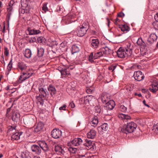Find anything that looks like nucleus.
Here are the masks:
<instances>
[{"label": "nucleus", "mask_w": 158, "mask_h": 158, "mask_svg": "<svg viewBox=\"0 0 158 158\" xmlns=\"http://www.w3.org/2000/svg\"><path fill=\"white\" fill-rule=\"evenodd\" d=\"M132 53L131 47V44L129 43L127 44L125 47L119 48L117 52L118 56L121 58L130 56L131 55Z\"/></svg>", "instance_id": "obj_1"}, {"label": "nucleus", "mask_w": 158, "mask_h": 158, "mask_svg": "<svg viewBox=\"0 0 158 158\" xmlns=\"http://www.w3.org/2000/svg\"><path fill=\"white\" fill-rule=\"evenodd\" d=\"M39 91L40 94L37 98V103L42 106L44 104V100L46 99L47 96L48 95V93L46 89L42 87L39 88Z\"/></svg>", "instance_id": "obj_2"}, {"label": "nucleus", "mask_w": 158, "mask_h": 158, "mask_svg": "<svg viewBox=\"0 0 158 158\" xmlns=\"http://www.w3.org/2000/svg\"><path fill=\"white\" fill-rule=\"evenodd\" d=\"M136 127V124L134 122H131L128 123L126 125H125L123 126L121 129V131L127 134L133 132Z\"/></svg>", "instance_id": "obj_3"}, {"label": "nucleus", "mask_w": 158, "mask_h": 158, "mask_svg": "<svg viewBox=\"0 0 158 158\" xmlns=\"http://www.w3.org/2000/svg\"><path fill=\"white\" fill-rule=\"evenodd\" d=\"M89 29V23L88 22L83 23L82 25L77 27L76 32L79 37H82L86 34Z\"/></svg>", "instance_id": "obj_4"}, {"label": "nucleus", "mask_w": 158, "mask_h": 158, "mask_svg": "<svg viewBox=\"0 0 158 158\" xmlns=\"http://www.w3.org/2000/svg\"><path fill=\"white\" fill-rule=\"evenodd\" d=\"M33 72L31 70H27L22 72L20 76L19 79L17 81L18 83L22 82L24 81L29 78L33 74Z\"/></svg>", "instance_id": "obj_5"}, {"label": "nucleus", "mask_w": 158, "mask_h": 158, "mask_svg": "<svg viewBox=\"0 0 158 158\" xmlns=\"http://www.w3.org/2000/svg\"><path fill=\"white\" fill-rule=\"evenodd\" d=\"M104 55V52H98L97 53L91 52L88 55V60L91 63H93L94 60L97 59L99 58L100 57Z\"/></svg>", "instance_id": "obj_6"}, {"label": "nucleus", "mask_w": 158, "mask_h": 158, "mask_svg": "<svg viewBox=\"0 0 158 158\" xmlns=\"http://www.w3.org/2000/svg\"><path fill=\"white\" fill-rule=\"evenodd\" d=\"M133 76L135 80L138 81H140L143 80L144 78L143 74L140 71L135 72Z\"/></svg>", "instance_id": "obj_7"}, {"label": "nucleus", "mask_w": 158, "mask_h": 158, "mask_svg": "<svg viewBox=\"0 0 158 158\" xmlns=\"http://www.w3.org/2000/svg\"><path fill=\"white\" fill-rule=\"evenodd\" d=\"M69 67L66 68L63 67V68H59L58 70L60 72L61 75L63 77H68L70 75Z\"/></svg>", "instance_id": "obj_8"}, {"label": "nucleus", "mask_w": 158, "mask_h": 158, "mask_svg": "<svg viewBox=\"0 0 158 158\" xmlns=\"http://www.w3.org/2000/svg\"><path fill=\"white\" fill-rule=\"evenodd\" d=\"M157 39V36L155 33H152L148 38L147 44L149 45H152L156 41Z\"/></svg>", "instance_id": "obj_9"}, {"label": "nucleus", "mask_w": 158, "mask_h": 158, "mask_svg": "<svg viewBox=\"0 0 158 158\" xmlns=\"http://www.w3.org/2000/svg\"><path fill=\"white\" fill-rule=\"evenodd\" d=\"M51 135L53 138L57 139L61 136L62 135V132L59 129H54L52 131Z\"/></svg>", "instance_id": "obj_10"}, {"label": "nucleus", "mask_w": 158, "mask_h": 158, "mask_svg": "<svg viewBox=\"0 0 158 158\" xmlns=\"http://www.w3.org/2000/svg\"><path fill=\"white\" fill-rule=\"evenodd\" d=\"M38 145L44 152L47 151L49 150V147L46 143L44 141H40L38 142Z\"/></svg>", "instance_id": "obj_11"}, {"label": "nucleus", "mask_w": 158, "mask_h": 158, "mask_svg": "<svg viewBox=\"0 0 158 158\" xmlns=\"http://www.w3.org/2000/svg\"><path fill=\"white\" fill-rule=\"evenodd\" d=\"M31 150L33 152L37 155H40L41 152V148L39 145L34 144L31 146Z\"/></svg>", "instance_id": "obj_12"}, {"label": "nucleus", "mask_w": 158, "mask_h": 158, "mask_svg": "<svg viewBox=\"0 0 158 158\" xmlns=\"http://www.w3.org/2000/svg\"><path fill=\"white\" fill-rule=\"evenodd\" d=\"M149 90L153 93H156L158 90V84L157 82L153 81L149 88Z\"/></svg>", "instance_id": "obj_13"}, {"label": "nucleus", "mask_w": 158, "mask_h": 158, "mask_svg": "<svg viewBox=\"0 0 158 158\" xmlns=\"http://www.w3.org/2000/svg\"><path fill=\"white\" fill-rule=\"evenodd\" d=\"M11 116L12 120L15 122H17L19 120L20 115L17 111H12Z\"/></svg>", "instance_id": "obj_14"}, {"label": "nucleus", "mask_w": 158, "mask_h": 158, "mask_svg": "<svg viewBox=\"0 0 158 158\" xmlns=\"http://www.w3.org/2000/svg\"><path fill=\"white\" fill-rule=\"evenodd\" d=\"M115 106V103L113 100H110L106 103V106H105V109L107 110H112Z\"/></svg>", "instance_id": "obj_15"}, {"label": "nucleus", "mask_w": 158, "mask_h": 158, "mask_svg": "<svg viewBox=\"0 0 158 158\" xmlns=\"http://www.w3.org/2000/svg\"><path fill=\"white\" fill-rule=\"evenodd\" d=\"M108 128V125L106 123H104L101 126L98 127L97 130L100 134H103V131L107 130Z\"/></svg>", "instance_id": "obj_16"}, {"label": "nucleus", "mask_w": 158, "mask_h": 158, "mask_svg": "<svg viewBox=\"0 0 158 158\" xmlns=\"http://www.w3.org/2000/svg\"><path fill=\"white\" fill-rule=\"evenodd\" d=\"M72 16L69 15L62 19V22L65 24H68L74 21L72 19Z\"/></svg>", "instance_id": "obj_17"}, {"label": "nucleus", "mask_w": 158, "mask_h": 158, "mask_svg": "<svg viewBox=\"0 0 158 158\" xmlns=\"http://www.w3.org/2000/svg\"><path fill=\"white\" fill-rule=\"evenodd\" d=\"M27 31L30 35H33L38 34L40 33L41 31L39 30L32 29L30 27L27 28Z\"/></svg>", "instance_id": "obj_18"}, {"label": "nucleus", "mask_w": 158, "mask_h": 158, "mask_svg": "<svg viewBox=\"0 0 158 158\" xmlns=\"http://www.w3.org/2000/svg\"><path fill=\"white\" fill-rule=\"evenodd\" d=\"M23 132H17L13 134L11 136V140L12 141L18 140L20 138V136L22 134Z\"/></svg>", "instance_id": "obj_19"}, {"label": "nucleus", "mask_w": 158, "mask_h": 158, "mask_svg": "<svg viewBox=\"0 0 158 158\" xmlns=\"http://www.w3.org/2000/svg\"><path fill=\"white\" fill-rule=\"evenodd\" d=\"M44 124L42 122H39L35 126L34 131L38 132L42 129Z\"/></svg>", "instance_id": "obj_20"}, {"label": "nucleus", "mask_w": 158, "mask_h": 158, "mask_svg": "<svg viewBox=\"0 0 158 158\" xmlns=\"http://www.w3.org/2000/svg\"><path fill=\"white\" fill-rule=\"evenodd\" d=\"M80 46L79 45H73L71 48L72 54L79 52L80 51Z\"/></svg>", "instance_id": "obj_21"}, {"label": "nucleus", "mask_w": 158, "mask_h": 158, "mask_svg": "<svg viewBox=\"0 0 158 158\" xmlns=\"http://www.w3.org/2000/svg\"><path fill=\"white\" fill-rule=\"evenodd\" d=\"M96 135V131L95 130L93 129L90 130L87 134L88 138L92 139L94 138Z\"/></svg>", "instance_id": "obj_22"}, {"label": "nucleus", "mask_w": 158, "mask_h": 158, "mask_svg": "<svg viewBox=\"0 0 158 158\" xmlns=\"http://www.w3.org/2000/svg\"><path fill=\"white\" fill-rule=\"evenodd\" d=\"M91 45L92 47L94 48H97L99 45V42L98 39H92L91 41Z\"/></svg>", "instance_id": "obj_23"}, {"label": "nucleus", "mask_w": 158, "mask_h": 158, "mask_svg": "<svg viewBox=\"0 0 158 158\" xmlns=\"http://www.w3.org/2000/svg\"><path fill=\"white\" fill-rule=\"evenodd\" d=\"M82 143V140L80 138H75L72 141V143L75 146H78L81 144Z\"/></svg>", "instance_id": "obj_24"}, {"label": "nucleus", "mask_w": 158, "mask_h": 158, "mask_svg": "<svg viewBox=\"0 0 158 158\" xmlns=\"http://www.w3.org/2000/svg\"><path fill=\"white\" fill-rule=\"evenodd\" d=\"M109 99V98L105 94H102L99 98V99L103 103H105L106 104L110 101Z\"/></svg>", "instance_id": "obj_25"}, {"label": "nucleus", "mask_w": 158, "mask_h": 158, "mask_svg": "<svg viewBox=\"0 0 158 158\" xmlns=\"http://www.w3.org/2000/svg\"><path fill=\"white\" fill-rule=\"evenodd\" d=\"M48 89L51 96H52L56 93V89L55 87L52 85H50L48 87Z\"/></svg>", "instance_id": "obj_26"}, {"label": "nucleus", "mask_w": 158, "mask_h": 158, "mask_svg": "<svg viewBox=\"0 0 158 158\" xmlns=\"http://www.w3.org/2000/svg\"><path fill=\"white\" fill-rule=\"evenodd\" d=\"M98 123V118L96 116H95L92 118L90 124L92 126L95 127L96 126Z\"/></svg>", "instance_id": "obj_27"}, {"label": "nucleus", "mask_w": 158, "mask_h": 158, "mask_svg": "<svg viewBox=\"0 0 158 158\" xmlns=\"http://www.w3.org/2000/svg\"><path fill=\"white\" fill-rule=\"evenodd\" d=\"M85 142L84 143V145L90 149L93 147L94 143L90 140L86 139L85 140Z\"/></svg>", "instance_id": "obj_28"}, {"label": "nucleus", "mask_w": 158, "mask_h": 158, "mask_svg": "<svg viewBox=\"0 0 158 158\" xmlns=\"http://www.w3.org/2000/svg\"><path fill=\"white\" fill-rule=\"evenodd\" d=\"M25 39L27 42V43H33L36 41V39L35 37H29L27 36L25 37Z\"/></svg>", "instance_id": "obj_29"}, {"label": "nucleus", "mask_w": 158, "mask_h": 158, "mask_svg": "<svg viewBox=\"0 0 158 158\" xmlns=\"http://www.w3.org/2000/svg\"><path fill=\"white\" fill-rule=\"evenodd\" d=\"M23 54L24 56L27 58H29L31 57L32 55L31 51L29 48H27L25 49Z\"/></svg>", "instance_id": "obj_30"}, {"label": "nucleus", "mask_w": 158, "mask_h": 158, "mask_svg": "<svg viewBox=\"0 0 158 158\" xmlns=\"http://www.w3.org/2000/svg\"><path fill=\"white\" fill-rule=\"evenodd\" d=\"M94 97L92 95H87L83 98L84 103H89Z\"/></svg>", "instance_id": "obj_31"}, {"label": "nucleus", "mask_w": 158, "mask_h": 158, "mask_svg": "<svg viewBox=\"0 0 158 158\" xmlns=\"http://www.w3.org/2000/svg\"><path fill=\"white\" fill-rule=\"evenodd\" d=\"M118 26L121 31L124 32L125 31L127 32V31H129V27L126 24L119 25Z\"/></svg>", "instance_id": "obj_32"}, {"label": "nucleus", "mask_w": 158, "mask_h": 158, "mask_svg": "<svg viewBox=\"0 0 158 158\" xmlns=\"http://www.w3.org/2000/svg\"><path fill=\"white\" fill-rule=\"evenodd\" d=\"M118 117L122 119H131L130 116L128 115L120 114L118 115Z\"/></svg>", "instance_id": "obj_33"}, {"label": "nucleus", "mask_w": 158, "mask_h": 158, "mask_svg": "<svg viewBox=\"0 0 158 158\" xmlns=\"http://www.w3.org/2000/svg\"><path fill=\"white\" fill-rule=\"evenodd\" d=\"M18 67L21 71L26 70L27 67L25 64L22 62H19L18 63Z\"/></svg>", "instance_id": "obj_34"}, {"label": "nucleus", "mask_w": 158, "mask_h": 158, "mask_svg": "<svg viewBox=\"0 0 158 158\" xmlns=\"http://www.w3.org/2000/svg\"><path fill=\"white\" fill-rule=\"evenodd\" d=\"M44 52V49L42 48H38L37 50V55L39 57H40L43 56Z\"/></svg>", "instance_id": "obj_35"}, {"label": "nucleus", "mask_w": 158, "mask_h": 158, "mask_svg": "<svg viewBox=\"0 0 158 158\" xmlns=\"http://www.w3.org/2000/svg\"><path fill=\"white\" fill-rule=\"evenodd\" d=\"M30 153L28 152H22L20 155L22 158H31L29 156Z\"/></svg>", "instance_id": "obj_36"}, {"label": "nucleus", "mask_w": 158, "mask_h": 158, "mask_svg": "<svg viewBox=\"0 0 158 158\" xmlns=\"http://www.w3.org/2000/svg\"><path fill=\"white\" fill-rule=\"evenodd\" d=\"M67 91L69 92V93H74L76 92V88L75 87H73L69 86L67 89Z\"/></svg>", "instance_id": "obj_37"}, {"label": "nucleus", "mask_w": 158, "mask_h": 158, "mask_svg": "<svg viewBox=\"0 0 158 158\" xmlns=\"http://www.w3.org/2000/svg\"><path fill=\"white\" fill-rule=\"evenodd\" d=\"M63 149L62 147L59 145H56L55 147V151L59 153H62Z\"/></svg>", "instance_id": "obj_38"}, {"label": "nucleus", "mask_w": 158, "mask_h": 158, "mask_svg": "<svg viewBox=\"0 0 158 158\" xmlns=\"http://www.w3.org/2000/svg\"><path fill=\"white\" fill-rule=\"evenodd\" d=\"M14 1L13 0H11L8 6L7 9L9 10L8 11H10L11 12L12 10L13 9V6L14 3Z\"/></svg>", "instance_id": "obj_39"}, {"label": "nucleus", "mask_w": 158, "mask_h": 158, "mask_svg": "<svg viewBox=\"0 0 158 158\" xmlns=\"http://www.w3.org/2000/svg\"><path fill=\"white\" fill-rule=\"evenodd\" d=\"M21 5L22 6L24 7H27L28 5V2L27 0H21Z\"/></svg>", "instance_id": "obj_40"}, {"label": "nucleus", "mask_w": 158, "mask_h": 158, "mask_svg": "<svg viewBox=\"0 0 158 158\" xmlns=\"http://www.w3.org/2000/svg\"><path fill=\"white\" fill-rule=\"evenodd\" d=\"M152 130L154 132L156 133H158V123L156 124H154Z\"/></svg>", "instance_id": "obj_41"}, {"label": "nucleus", "mask_w": 158, "mask_h": 158, "mask_svg": "<svg viewBox=\"0 0 158 158\" xmlns=\"http://www.w3.org/2000/svg\"><path fill=\"white\" fill-rule=\"evenodd\" d=\"M11 14V12L10 11H8L6 16V21L8 27H9V22L10 19V16Z\"/></svg>", "instance_id": "obj_42"}, {"label": "nucleus", "mask_w": 158, "mask_h": 158, "mask_svg": "<svg viewBox=\"0 0 158 158\" xmlns=\"http://www.w3.org/2000/svg\"><path fill=\"white\" fill-rule=\"evenodd\" d=\"M12 60V59H11L7 66V69L9 72L10 71L12 67L13 64Z\"/></svg>", "instance_id": "obj_43"}, {"label": "nucleus", "mask_w": 158, "mask_h": 158, "mask_svg": "<svg viewBox=\"0 0 158 158\" xmlns=\"http://www.w3.org/2000/svg\"><path fill=\"white\" fill-rule=\"evenodd\" d=\"M25 122H27V123H29L30 124L33 123L34 122V120L33 118H29L28 119L25 120Z\"/></svg>", "instance_id": "obj_44"}, {"label": "nucleus", "mask_w": 158, "mask_h": 158, "mask_svg": "<svg viewBox=\"0 0 158 158\" xmlns=\"http://www.w3.org/2000/svg\"><path fill=\"white\" fill-rule=\"evenodd\" d=\"M16 127V126H9L8 127V132H10L15 130Z\"/></svg>", "instance_id": "obj_45"}, {"label": "nucleus", "mask_w": 158, "mask_h": 158, "mask_svg": "<svg viewBox=\"0 0 158 158\" xmlns=\"http://www.w3.org/2000/svg\"><path fill=\"white\" fill-rule=\"evenodd\" d=\"M152 24L156 30H158V21L153 22Z\"/></svg>", "instance_id": "obj_46"}, {"label": "nucleus", "mask_w": 158, "mask_h": 158, "mask_svg": "<svg viewBox=\"0 0 158 158\" xmlns=\"http://www.w3.org/2000/svg\"><path fill=\"white\" fill-rule=\"evenodd\" d=\"M103 49H104V50H103L102 52H104V54H108L109 53V49L108 47H106L104 48H103Z\"/></svg>", "instance_id": "obj_47"}, {"label": "nucleus", "mask_w": 158, "mask_h": 158, "mask_svg": "<svg viewBox=\"0 0 158 158\" xmlns=\"http://www.w3.org/2000/svg\"><path fill=\"white\" fill-rule=\"evenodd\" d=\"M38 42L39 43H42V44H44L45 43V40L44 38H41L40 37L38 39Z\"/></svg>", "instance_id": "obj_48"}, {"label": "nucleus", "mask_w": 158, "mask_h": 158, "mask_svg": "<svg viewBox=\"0 0 158 158\" xmlns=\"http://www.w3.org/2000/svg\"><path fill=\"white\" fill-rule=\"evenodd\" d=\"M4 54L6 56H8L9 55V51L8 48L6 47H5L4 48Z\"/></svg>", "instance_id": "obj_49"}, {"label": "nucleus", "mask_w": 158, "mask_h": 158, "mask_svg": "<svg viewBox=\"0 0 158 158\" xmlns=\"http://www.w3.org/2000/svg\"><path fill=\"white\" fill-rule=\"evenodd\" d=\"M116 65H112L109 67L108 69L109 70H110L112 72H113L116 69Z\"/></svg>", "instance_id": "obj_50"}, {"label": "nucleus", "mask_w": 158, "mask_h": 158, "mask_svg": "<svg viewBox=\"0 0 158 158\" xmlns=\"http://www.w3.org/2000/svg\"><path fill=\"white\" fill-rule=\"evenodd\" d=\"M120 109L122 111L125 112L127 111V108L124 105H122L120 107Z\"/></svg>", "instance_id": "obj_51"}, {"label": "nucleus", "mask_w": 158, "mask_h": 158, "mask_svg": "<svg viewBox=\"0 0 158 158\" xmlns=\"http://www.w3.org/2000/svg\"><path fill=\"white\" fill-rule=\"evenodd\" d=\"M95 112L98 113H100L101 111V107L99 106L95 107Z\"/></svg>", "instance_id": "obj_52"}, {"label": "nucleus", "mask_w": 158, "mask_h": 158, "mask_svg": "<svg viewBox=\"0 0 158 158\" xmlns=\"http://www.w3.org/2000/svg\"><path fill=\"white\" fill-rule=\"evenodd\" d=\"M42 10L46 12L48 10V9L47 6L46 4H44L42 8Z\"/></svg>", "instance_id": "obj_53"}, {"label": "nucleus", "mask_w": 158, "mask_h": 158, "mask_svg": "<svg viewBox=\"0 0 158 158\" xmlns=\"http://www.w3.org/2000/svg\"><path fill=\"white\" fill-rule=\"evenodd\" d=\"M69 150L70 152L73 153H76V149L75 148H73L70 147L69 148Z\"/></svg>", "instance_id": "obj_54"}, {"label": "nucleus", "mask_w": 158, "mask_h": 158, "mask_svg": "<svg viewBox=\"0 0 158 158\" xmlns=\"http://www.w3.org/2000/svg\"><path fill=\"white\" fill-rule=\"evenodd\" d=\"M59 109L60 110H66V106L65 104L64 105L62 106H61L60 107Z\"/></svg>", "instance_id": "obj_55"}, {"label": "nucleus", "mask_w": 158, "mask_h": 158, "mask_svg": "<svg viewBox=\"0 0 158 158\" xmlns=\"http://www.w3.org/2000/svg\"><path fill=\"white\" fill-rule=\"evenodd\" d=\"M120 19H119L118 18H117L114 22V23L116 25H119V24H118V23L120 22Z\"/></svg>", "instance_id": "obj_56"}, {"label": "nucleus", "mask_w": 158, "mask_h": 158, "mask_svg": "<svg viewBox=\"0 0 158 158\" xmlns=\"http://www.w3.org/2000/svg\"><path fill=\"white\" fill-rule=\"evenodd\" d=\"M125 15L122 12H119L118 14V16L119 17H122L124 16Z\"/></svg>", "instance_id": "obj_57"}, {"label": "nucleus", "mask_w": 158, "mask_h": 158, "mask_svg": "<svg viewBox=\"0 0 158 158\" xmlns=\"http://www.w3.org/2000/svg\"><path fill=\"white\" fill-rule=\"evenodd\" d=\"M86 92L88 94H90L93 92V90L89 88H88L87 89Z\"/></svg>", "instance_id": "obj_58"}, {"label": "nucleus", "mask_w": 158, "mask_h": 158, "mask_svg": "<svg viewBox=\"0 0 158 158\" xmlns=\"http://www.w3.org/2000/svg\"><path fill=\"white\" fill-rule=\"evenodd\" d=\"M69 106L72 108H74L75 107V104L73 102H72L70 103Z\"/></svg>", "instance_id": "obj_59"}, {"label": "nucleus", "mask_w": 158, "mask_h": 158, "mask_svg": "<svg viewBox=\"0 0 158 158\" xmlns=\"http://www.w3.org/2000/svg\"><path fill=\"white\" fill-rule=\"evenodd\" d=\"M154 19L156 20V22L158 21V13H156L155 15Z\"/></svg>", "instance_id": "obj_60"}, {"label": "nucleus", "mask_w": 158, "mask_h": 158, "mask_svg": "<svg viewBox=\"0 0 158 158\" xmlns=\"http://www.w3.org/2000/svg\"><path fill=\"white\" fill-rule=\"evenodd\" d=\"M12 106H13V104L9 108L7 109L6 115H7V114H8V113L10 111V110H11V108L12 107Z\"/></svg>", "instance_id": "obj_61"}, {"label": "nucleus", "mask_w": 158, "mask_h": 158, "mask_svg": "<svg viewBox=\"0 0 158 158\" xmlns=\"http://www.w3.org/2000/svg\"><path fill=\"white\" fill-rule=\"evenodd\" d=\"M143 103L144 104V105L145 106H146L148 107H150V106H149V105H148V104H147L146 103V101L145 100H143Z\"/></svg>", "instance_id": "obj_62"}, {"label": "nucleus", "mask_w": 158, "mask_h": 158, "mask_svg": "<svg viewBox=\"0 0 158 158\" xmlns=\"http://www.w3.org/2000/svg\"><path fill=\"white\" fill-rule=\"evenodd\" d=\"M19 12L20 13H21L23 14L24 13L25 11V10L24 9H21V10H19Z\"/></svg>", "instance_id": "obj_63"}, {"label": "nucleus", "mask_w": 158, "mask_h": 158, "mask_svg": "<svg viewBox=\"0 0 158 158\" xmlns=\"http://www.w3.org/2000/svg\"><path fill=\"white\" fill-rule=\"evenodd\" d=\"M61 6H58L56 10L57 11H59L61 10Z\"/></svg>", "instance_id": "obj_64"}]
</instances>
